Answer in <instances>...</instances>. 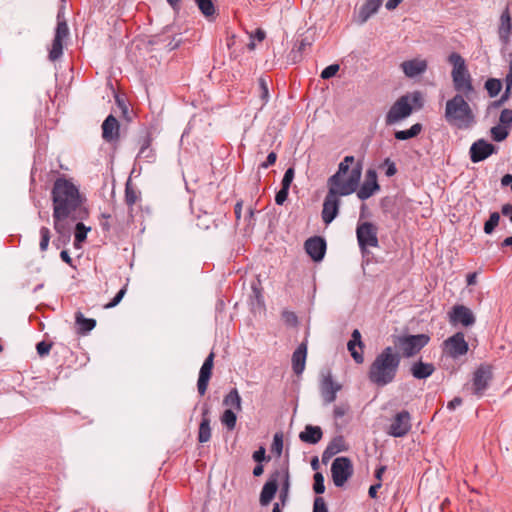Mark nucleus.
Instances as JSON below:
<instances>
[{"instance_id":"f257e3e1","label":"nucleus","mask_w":512,"mask_h":512,"mask_svg":"<svg viewBox=\"0 0 512 512\" xmlns=\"http://www.w3.org/2000/svg\"><path fill=\"white\" fill-rule=\"evenodd\" d=\"M53 202L54 230L63 237H69L75 221L83 220L88 212L79 189L65 178H57L51 191Z\"/></svg>"},{"instance_id":"f03ea898","label":"nucleus","mask_w":512,"mask_h":512,"mask_svg":"<svg viewBox=\"0 0 512 512\" xmlns=\"http://www.w3.org/2000/svg\"><path fill=\"white\" fill-rule=\"evenodd\" d=\"M400 363L401 354L395 348H384L369 367V381L378 387L389 385L395 380Z\"/></svg>"},{"instance_id":"7ed1b4c3","label":"nucleus","mask_w":512,"mask_h":512,"mask_svg":"<svg viewBox=\"0 0 512 512\" xmlns=\"http://www.w3.org/2000/svg\"><path fill=\"white\" fill-rule=\"evenodd\" d=\"M354 160L353 156H346L339 163L336 173L327 180L329 191H334L335 194L342 197L356 192L362 175V165L361 163H356L355 166L350 168Z\"/></svg>"},{"instance_id":"20e7f679","label":"nucleus","mask_w":512,"mask_h":512,"mask_svg":"<svg viewBox=\"0 0 512 512\" xmlns=\"http://www.w3.org/2000/svg\"><path fill=\"white\" fill-rule=\"evenodd\" d=\"M466 99L465 96L456 94L445 105V120L458 129H469L476 123L475 115Z\"/></svg>"},{"instance_id":"39448f33","label":"nucleus","mask_w":512,"mask_h":512,"mask_svg":"<svg viewBox=\"0 0 512 512\" xmlns=\"http://www.w3.org/2000/svg\"><path fill=\"white\" fill-rule=\"evenodd\" d=\"M423 106V97L421 92L414 91L399 97L396 102L390 107L386 116V125H394L408 118L414 108H421Z\"/></svg>"},{"instance_id":"423d86ee","label":"nucleus","mask_w":512,"mask_h":512,"mask_svg":"<svg viewBox=\"0 0 512 512\" xmlns=\"http://www.w3.org/2000/svg\"><path fill=\"white\" fill-rule=\"evenodd\" d=\"M429 340L426 334L398 336L394 341V348H398L404 357L410 358L425 347Z\"/></svg>"},{"instance_id":"0eeeda50","label":"nucleus","mask_w":512,"mask_h":512,"mask_svg":"<svg viewBox=\"0 0 512 512\" xmlns=\"http://www.w3.org/2000/svg\"><path fill=\"white\" fill-rule=\"evenodd\" d=\"M356 235L360 250L366 253L369 247H378L377 227L371 222L358 224Z\"/></svg>"},{"instance_id":"6e6552de","label":"nucleus","mask_w":512,"mask_h":512,"mask_svg":"<svg viewBox=\"0 0 512 512\" xmlns=\"http://www.w3.org/2000/svg\"><path fill=\"white\" fill-rule=\"evenodd\" d=\"M333 483L336 487H342L353 474V465L347 457H337L331 466Z\"/></svg>"},{"instance_id":"1a4fd4ad","label":"nucleus","mask_w":512,"mask_h":512,"mask_svg":"<svg viewBox=\"0 0 512 512\" xmlns=\"http://www.w3.org/2000/svg\"><path fill=\"white\" fill-rule=\"evenodd\" d=\"M319 389L323 404L328 405L336 400L337 393L342 389V385L333 379L330 372H327L321 376Z\"/></svg>"},{"instance_id":"9d476101","label":"nucleus","mask_w":512,"mask_h":512,"mask_svg":"<svg viewBox=\"0 0 512 512\" xmlns=\"http://www.w3.org/2000/svg\"><path fill=\"white\" fill-rule=\"evenodd\" d=\"M411 429V416L408 411L403 410L397 413L392 420L387 433L393 437H403Z\"/></svg>"},{"instance_id":"9b49d317","label":"nucleus","mask_w":512,"mask_h":512,"mask_svg":"<svg viewBox=\"0 0 512 512\" xmlns=\"http://www.w3.org/2000/svg\"><path fill=\"white\" fill-rule=\"evenodd\" d=\"M340 195L335 194L334 191L327 192L322 209V220L328 225L330 224L338 215L339 207H340Z\"/></svg>"},{"instance_id":"f8f14e48","label":"nucleus","mask_w":512,"mask_h":512,"mask_svg":"<svg viewBox=\"0 0 512 512\" xmlns=\"http://www.w3.org/2000/svg\"><path fill=\"white\" fill-rule=\"evenodd\" d=\"M446 353L452 358H458L465 355L468 351V343L462 332H457L444 341Z\"/></svg>"},{"instance_id":"ddd939ff","label":"nucleus","mask_w":512,"mask_h":512,"mask_svg":"<svg viewBox=\"0 0 512 512\" xmlns=\"http://www.w3.org/2000/svg\"><path fill=\"white\" fill-rule=\"evenodd\" d=\"M69 29L66 21H58L49 58L52 61L59 59L63 54V40L68 36Z\"/></svg>"},{"instance_id":"4468645a","label":"nucleus","mask_w":512,"mask_h":512,"mask_svg":"<svg viewBox=\"0 0 512 512\" xmlns=\"http://www.w3.org/2000/svg\"><path fill=\"white\" fill-rule=\"evenodd\" d=\"M492 379L491 370L487 366H480L473 374L472 390L478 398L484 395Z\"/></svg>"},{"instance_id":"2eb2a0df","label":"nucleus","mask_w":512,"mask_h":512,"mask_svg":"<svg viewBox=\"0 0 512 512\" xmlns=\"http://www.w3.org/2000/svg\"><path fill=\"white\" fill-rule=\"evenodd\" d=\"M469 153L471 161L479 163L496 153V147L484 139H478L471 145Z\"/></svg>"},{"instance_id":"dca6fc26","label":"nucleus","mask_w":512,"mask_h":512,"mask_svg":"<svg viewBox=\"0 0 512 512\" xmlns=\"http://www.w3.org/2000/svg\"><path fill=\"white\" fill-rule=\"evenodd\" d=\"M380 189V186L377 182V174L374 170H368L366 174V179L359 187L357 191V197L360 200H366L370 198L374 193H376Z\"/></svg>"},{"instance_id":"f3484780","label":"nucleus","mask_w":512,"mask_h":512,"mask_svg":"<svg viewBox=\"0 0 512 512\" xmlns=\"http://www.w3.org/2000/svg\"><path fill=\"white\" fill-rule=\"evenodd\" d=\"M213 360L214 353H210L200 368L199 378L197 381V389L200 395H204L207 391L208 383L212 374Z\"/></svg>"},{"instance_id":"a211bd4d","label":"nucleus","mask_w":512,"mask_h":512,"mask_svg":"<svg viewBox=\"0 0 512 512\" xmlns=\"http://www.w3.org/2000/svg\"><path fill=\"white\" fill-rule=\"evenodd\" d=\"M452 323H460L465 327L472 326L475 323V316L471 309L464 305H456L450 313Z\"/></svg>"},{"instance_id":"6ab92c4d","label":"nucleus","mask_w":512,"mask_h":512,"mask_svg":"<svg viewBox=\"0 0 512 512\" xmlns=\"http://www.w3.org/2000/svg\"><path fill=\"white\" fill-rule=\"evenodd\" d=\"M305 250L314 261H320L325 255L326 242L321 237H311L305 242Z\"/></svg>"},{"instance_id":"aec40b11","label":"nucleus","mask_w":512,"mask_h":512,"mask_svg":"<svg viewBox=\"0 0 512 512\" xmlns=\"http://www.w3.org/2000/svg\"><path fill=\"white\" fill-rule=\"evenodd\" d=\"M427 67V61L421 58H414L401 63V69L408 78H415L425 73Z\"/></svg>"},{"instance_id":"412c9836","label":"nucleus","mask_w":512,"mask_h":512,"mask_svg":"<svg viewBox=\"0 0 512 512\" xmlns=\"http://www.w3.org/2000/svg\"><path fill=\"white\" fill-rule=\"evenodd\" d=\"M278 475L276 471L269 475L268 480L264 484L261 493L259 502L262 506H267L272 499L274 498L277 490H278Z\"/></svg>"},{"instance_id":"4be33fe9","label":"nucleus","mask_w":512,"mask_h":512,"mask_svg":"<svg viewBox=\"0 0 512 512\" xmlns=\"http://www.w3.org/2000/svg\"><path fill=\"white\" fill-rule=\"evenodd\" d=\"M451 77L454 89L457 91V94H461L465 96L467 99H470L471 94H473L475 91L472 84V78L470 73Z\"/></svg>"},{"instance_id":"5701e85b","label":"nucleus","mask_w":512,"mask_h":512,"mask_svg":"<svg viewBox=\"0 0 512 512\" xmlns=\"http://www.w3.org/2000/svg\"><path fill=\"white\" fill-rule=\"evenodd\" d=\"M120 125L118 120L110 114L102 124V137L106 142H113L119 138Z\"/></svg>"},{"instance_id":"b1692460","label":"nucleus","mask_w":512,"mask_h":512,"mask_svg":"<svg viewBox=\"0 0 512 512\" xmlns=\"http://www.w3.org/2000/svg\"><path fill=\"white\" fill-rule=\"evenodd\" d=\"M307 345L301 343L292 355V368L295 374L300 375L305 369Z\"/></svg>"},{"instance_id":"393cba45","label":"nucleus","mask_w":512,"mask_h":512,"mask_svg":"<svg viewBox=\"0 0 512 512\" xmlns=\"http://www.w3.org/2000/svg\"><path fill=\"white\" fill-rule=\"evenodd\" d=\"M512 30L511 16L509 9L506 8L500 16V25L498 28L499 39L503 44H507Z\"/></svg>"},{"instance_id":"a878e982","label":"nucleus","mask_w":512,"mask_h":512,"mask_svg":"<svg viewBox=\"0 0 512 512\" xmlns=\"http://www.w3.org/2000/svg\"><path fill=\"white\" fill-rule=\"evenodd\" d=\"M276 474L278 475V485H281L279 499L282 505H285L290 490V476L288 468H281L276 470Z\"/></svg>"},{"instance_id":"bb28decb","label":"nucleus","mask_w":512,"mask_h":512,"mask_svg":"<svg viewBox=\"0 0 512 512\" xmlns=\"http://www.w3.org/2000/svg\"><path fill=\"white\" fill-rule=\"evenodd\" d=\"M323 432L319 426L306 425L304 430L300 432L299 438L302 442L308 444H316L322 438Z\"/></svg>"},{"instance_id":"cd10ccee","label":"nucleus","mask_w":512,"mask_h":512,"mask_svg":"<svg viewBox=\"0 0 512 512\" xmlns=\"http://www.w3.org/2000/svg\"><path fill=\"white\" fill-rule=\"evenodd\" d=\"M448 62L452 65L451 76L469 73L465 59L457 52L448 56Z\"/></svg>"},{"instance_id":"c85d7f7f","label":"nucleus","mask_w":512,"mask_h":512,"mask_svg":"<svg viewBox=\"0 0 512 512\" xmlns=\"http://www.w3.org/2000/svg\"><path fill=\"white\" fill-rule=\"evenodd\" d=\"M411 374L416 379H426L430 377L435 368L434 365L431 363H424L422 361H417L412 364L411 366Z\"/></svg>"},{"instance_id":"c756f323","label":"nucleus","mask_w":512,"mask_h":512,"mask_svg":"<svg viewBox=\"0 0 512 512\" xmlns=\"http://www.w3.org/2000/svg\"><path fill=\"white\" fill-rule=\"evenodd\" d=\"M241 402H242L241 397L236 388H233L232 390H230V392L227 395H225V397L223 399L224 406L230 407L231 409L233 408L238 412L242 410Z\"/></svg>"},{"instance_id":"7c9ffc66","label":"nucleus","mask_w":512,"mask_h":512,"mask_svg":"<svg viewBox=\"0 0 512 512\" xmlns=\"http://www.w3.org/2000/svg\"><path fill=\"white\" fill-rule=\"evenodd\" d=\"M78 332L87 334L96 326V321L92 318H85L82 313L78 312L75 316Z\"/></svg>"},{"instance_id":"2f4dec72","label":"nucleus","mask_w":512,"mask_h":512,"mask_svg":"<svg viewBox=\"0 0 512 512\" xmlns=\"http://www.w3.org/2000/svg\"><path fill=\"white\" fill-rule=\"evenodd\" d=\"M422 131V125L416 123L407 130L396 131L394 136L397 140L404 141L416 137Z\"/></svg>"},{"instance_id":"473e14b6","label":"nucleus","mask_w":512,"mask_h":512,"mask_svg":"<svg viewBox=\"0 0 512 512\" xmlns=\"http://www.w3.org/2000/svg\"><path fill=\"white\" fill-rule=\"evenodd\" d=\"M220 421L229 431H232L236 427L237 416L236 413L231 409H226L220 417Z\"/></svg>"},{"instance_id":"72a5a7b5","label":"nucleus","mask_w":512,"mask_h":512,"mask_svg":"<svg viewBox=\"0 0 512 512\" xmlns=\"http://www.w3.org/2000/svg\"><path fill=\"white\" fill-rule=\"evenodd\" d=\"M137 158L139 160H143L148 163H151L154 161L155 153H154L153 149L150 147L149 140L144 141V143L142 144V146L138 152Z\"/></svg>"},{"instance_id":"f704fd0d","label":"nucleus","mask_w":512,"mask_h":512,"mask_svg":"<svg viewBox=\"0 0 512 512\" xmlns=\"http://www.w3.org/2000/svg\"><path fill=\"white\" fill-rule=\"evenodd\" d=\"M82 220L75 221V231H74V238H75V246H77L79 243L85 241L87 237V233L91 230L90 227L85 226L82 222Z\"/></svg>"},{"instance_id":"c9c22d12","label":"nucleus","mask_w":512,"mask_h":512,"mask_svg":"<svg viewBox=\"0 0 512 512\" xmlns=\"http://www.w3.org/2000/svg\"><path fill=\"white\" fill-rule=\"evenodd\" d=\"M211 438V427L210 422L206 419H201L198 431V441L200 443H206Z\"/></svg>"},{"instance_id":"e433bc0d","label":"nucleus","mask_w":512,"mask_h":512,"mask_svg":"<svg viewBox=\"0 0 512 512\" xmlns=\"http://www.w3.org/2000/svg\"><path fill=\"white\" fill-rule=\"evenodd\" d=\"M509 130L510 129L504 125H496L490 130L491 137L494 141L501 142L508 137Z\"/></svg>"},{"instance_id":"4c0bfd02","label":"nucleus","mask_w":512,"mask_h":512,"mask_svg":"<svg viewBox=\"0 0 512 512\" xmlns=\"http://www.w3.org/2000/svg\"><path fill=\"white\" fill-rule=\"evenodd\" d=\"M195 2L205 17H210L215 14V7L212 0H195Z\"/></svg>"},{"instance_id":"58836bf2","label":"nucleus","mask_w":512,"mask_h":512,"mask_svg":"<svg viewBox=\"0 0 512 512\" xmlns=\"http://www.w3.org/2000/svg\"><path fill=\"white\" fill-rule=\"evenodd\" d=\"M258 86H259V97L262 100L261 107H263L268 103V101L270 99L269 87H268L267 80L263 77H260L258 80Z\"/></svg>"},{"instance_id":"ea45409f","label":"nucleus","mask_w":512,"mask_h":512,"mask_svg":"<svg viewBox=\"0 0 512 512\" xmlns=\"http://www.w3.org/2000/svg\"><path fill=\"white\" fill-rule=\"evenodd\" d=\"M380 5L381 0H368L361 10V14H365L364 20L376 13Z\"/></svg>"},{"instance_id":"a19ab883","label":"nucleus","mask_w":512,"mask_h":512,"mask_svg":"<svg viewBox=\"0 0 512 512\" xmlns=\"http://www.w3.org/2000/svg\"><path fill=\"white\" fill-rule=\"evenodd\" d=\"M501 88L502 84L498 79L491 78L485 82V89L487 90L490 97L497 96Z\"/></svg>"},{"instance_id":"79ce46f5","label":"nucleus","mask_w":512,"mask_h":512,"mask_svg":"<svg viewBox=\"0 0 512 512\" xmlns=\"http://www.w3.org/2000/svg\"><path fill=\"white\" fill-rule=\"evenodd\" d=\"M499 221L500 214L498 212L491 213L489 219L484 224V232L486 234H492L496 226L499 224Z\"/></svg>"},{"instance_id":"37998d69","label":"nucleus","mask_w":512,"mask_h":512,"mask_svg":"<svg viewBox=\"0 0 512 512\" xmlns=\"http://www.w3.org/2000/svg\"><path fill=\"white\" fill-rule=\"evenodd\" d=\"M39 233H40L39 248L42 252H44L48 249L51 233H50L49 228H47V227H41Z\"/></svg>"},{"instance_id":"c03bdc74","label":"nucleus","mask_w":512,"mask_h":512,"mask_svg":"<svg viewBox=\"0 0 512 512\" xmlns=\"http://www.w3.org/2000/svg\"><path fill=\"white\" fill-rule=\"evenodd\" d=\"M313 489H314L315 493H317V494H322L325 491L324 477L319 472L314 474Z\"/></svg>"},{"instance_id":"a18cd8bd","label":"nucleus","mask_w":512,"mask_h":512,"mask_svg":"<svg viewBox=\"0 0 512 512\" xmlns=\"http://www.w3.org/2000/svg\"><path fill=\"white\" fill-rule=\"evenodd\" d=\"M499 121L501 125L508 127L512 126V109H504L500 113Z\"/></svg>"},{"instance_id":"49530a36","label":"nucleus","mask_w":512,"mask_h":512,"mask_svg":"<svg viewBox=\"0 0 512 512\" xmlns=\"http://www.w3.org/2000/svg\"><path fill=\"white\" fill-rule=\"evenodd\" d=\"M339 69L340 66L338 64H331L323 69L320 76L322 79H330L336 75Z\"/></svg>"},{"instance_id":"de8ad7c7","label":"nucleus","mask_w":512,"mask_h":512,"mask_svg":"<svg viewBox=\"0 0 512 512\" xmlns=\"http://www.w3.org/2000/svg\"><path fill=\"white\" fill-rule=\"evenodd\" d=\"M356 346H358L357 344H354V343H348L347 344V347H348V350L349 352L351 353V356L352 358L354 359V361L358 364H361L363 363L364 361V357H363V354L358 352L356 350Z\"/></svg>"},{"instance_id":"09e8293b","label":"nucleus","mask_w":512,"mask_h":512,"mask_svg":"<svg viewBox=\"0 0 512 512\" xmlns=\"http://www.w3.org/2000/svg\"><path fill=\"white\" fill-rule=\"evenodd\" d=\"M349 411V405L347 403H340L333 409V416L335 419L342 418Z\"/></svg>"},{"instance_id":"8fccbe9b","label":"nucleus","mask_w":512,"mask_h":512,"mask_svg":"<svg viewBox=\"0 0 512 512\" xmlns=\"http://www.w3.org/2000/svg\"><path fill=\"white\" fill-rule=\"evenodd\" d=\"M283 449V437L282 434L276 433L273 437L272 450L280 455Z\"/></svg>"},{"instance_id":"3c124183","label":"nucleus","mask_w":512,"mask_h":512,"mask_svg":"<svg viewBox=\"0 0 512 512\" xmlns=\"http://www.w3.org/2000/svg\"><path fill=\"white\" fill-rule=\"evenodd\" d=\"M294 169L292 167L288 168L285 173H284V176H283V179H282V187H285V188H290V185L294 179Z\"/></svg>"},{"instance_id":"603ef678","label":"nucleus","mask_w":512,"mask_h":512,"mask_svg":"<svg viewBox=\"0 0 512 512\" xmlns=\"http://www.w3.org/2000/svg\"><path fill=\"white\" fill-rule=\"evenodd\" d=\"M125 293H126V287L121 288L118 291V293L115 295V297L108 304L105 305V308L109 309V308H113V307L117 306L120 303V301L123 299Z\"/></svg>"},{"instance_id":"864d4df0","label":"nucleus","mask_w":512,"mask_h":512,"mask_svg":"<svg viewBox=\"0 0 512 512\" xmlns=\"http://www.w3.org/2000/svg\"><path fill=\"white\" fill-rule=\"evenodd\" d=\"M313 512H328L327 505L322 497L315 498Z\"/></svg>"},{"instance_id":"5fc2aeb1","label":"nucleus","mask_w":512,"mask_h":512,"mask_svg":"<svg viewBox=\"0 0 512 512\" xmlns=\"http://www.w3.org/2000/svg\"><path fill=\"white\" fill-rule=\"evenodd\" d=\"M289 189L285 187H281V189L276 193L275 202L277 205H282L287 197H288Z\"/></svg>"},{"instance_id":"6e6d98bb","label":"nucleus","mask_w":512,"mask_h":512,"mask_svg":"<svg viewBox=\"0 0 512 512\" xmlns=\"http://www.w3.org/2000/svg\"><path fill=\"white\" fill-rule=\"evenodd\" d=\"M36 349H37V353L40 356H45L50 352L51 344H49L45 341H41L36 345Z\"/></svg>"},{"instance_id":"4d7b16f0","label":"nucleus","mask_w":512,"mask_h":512,"mask_svg":"<svg viewBox=\"0 0 512 512\" xmlns=\"http://www.w3.org/2000/svg\"><path fill=\"white\" fill-rule=\"evenodd\" d=\"M384 165L387 167L386 169V176L392 177L396 174L397 168L394 162H392L389 158L385 159Z\"/></svg>"},{"instance_id":"13d9d810","label":"nucleus","mask_w":512,"mask_h":512,"mask_svg":"<svg viewBox=\"0 0 512 512\" xmlns=\"http://www.w3.org/2000/svg\"><path fill=\"white\" fill-rule=\"evenodd\" d=\"M277 155L275 152H270L266 158V161L260 164V168L267 169L269 166L276 162Z\"/></svg>"},{"instance_id":"bf43d9fd","label":"nucleus","mask_w":512,"mask_h":512,"mask_svg":"<svg viewBox=\"0 0 512 512\" xmlns=\"http://www.w3.org/2000/svg\"><path fill=\"white\" fill-rule=\"evenodd\" d=\"M505 83H506V93H509L510 89L512 87V55H510L509 72L506 75Z\"/></svg>"},{"instance_id":"052dcab7","label":"nucleus","mask_w":512,"mask_h":512,"mask_svg":"<svg viewBox=\"0 0 512 512\" xmlns=\"http://www.w3.org/2000/svg\"><path fill=\"white\" fill-rule=\"evenodd\" d=\"M125 200L129 206H132L133 204L136 203V200H137L136 193L134 191L130 190L129 188H126Z\"/></svg>"},{"instance_id":"680f3d73","label":"nucleus","mask_w":512,"mask_h":512,"mask_svg":"<svg viewBox=\"0 0 512 512\" xmlns=\"http://www.w3.org/2000/svg\"><path fill=\"white\" fill-rule=\"evenodd\" d=\"M348 343H354V344H357L360 348H362V347H363V343H362V341H361V334H360L359 330L355 329V330L352 332L351 340H350Z\"/></svg>"},{"instance_id":"e2e57ef3","label":"nucleus","mask_w":512,"mask_h":512,"mask_svg":"<svg viewBox=\"0 0 512 512\" xmlns=\"http://www.w3.org/2000/svg\"><path fill=\"white\" fill-rule=\"evenodd\" d=\"M265 453V449L263 447H260L253 453V460L258 463H261L265 459Z\"/></svg>"},{"instance_id":"0e129e2a","label":"nucleus","mask_w":512,"mask_h":512,"mask_svg":"<svg viewBox=\"0 0 512 512\" xmlns=\"http://www.w3.org/2000/svg\"><path fill=\"white\" fill-rule=\"evenodd\" d=\"M461 404H462V399L460 397H455L450 402H448L447 409L452 411V410L456 409L457 407H459Z\"/></svg>"},{"instance_id":"69168bd1","label":"nucleus","mask_w":512,"mask_h":512,"mask_svg":"<svg viewBox=\"0 0 512 512\" xmlns=\"http://www.w3.org/2000/svg\"><path fill=\"white\" fill-rule=\"evenodd\" d=\"M403 0H388L385 4L387 10H394Z\"/></svg>"},{"instance_id":"338daca9","label":"nucleus","mask_w":512,"mask_h":512,"mask_svg":"<svg viewBox=\"0 0 512 512\" xmlns=\"http://www.w3.org/2000/svg\"><path fill=\"white\" fill-rule=\"evenodd\" d=\"M381 487V483H377V484H374V485H371L370 488H369V491H368V494L371 498H376L377 496V491L378 489Z\"/></svg>"},{"instance_id":"774afa93","label":"nucleus","mask_w":512,"mask_h":512,"mask_svg":"<svg viewBox=\"0 0 512 512\" xmlns=\"http://www.w3.org/2000/svg\"><path fill=\"white\" fill-rule=\"evenodd\" d=\"M501 185L502 186H508V185L512 186V175L511 174H505L501 178Z\"/></svg>"}]
</instances>
